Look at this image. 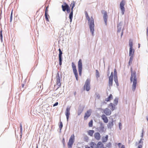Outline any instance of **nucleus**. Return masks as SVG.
<instances>
[{"mask_svg":"<svg viewBox=\"0 0 148 148\" xmlns=\"http://www.w3.org/2000/svg\"><path fill=\"white\" fill-rule=\"evenodd\" d=\"M96 76L97 78H98L100 77L99 73L97 70H96Z\"/></svg>","mask_w":148,"mask_h":148,"instance_id":"obj_37","label":"nucleus"},{"mask_svg":"<svg viewBox=\"0 0 148 148\" xmlns=\"http://www.w3.org/2000/svg\"><path fill=\"white\" fill-rule=\"evenodd\" d=\"M143 140V139L142 138H141L140 140H139L138 143V144H139V143H143V142L142 141V140Z\"/></svg>","mask_w":148,"mask_h":148,"instance_id":"obj_53","label":"nucleus"},{"mask_svg":"<svg viewBox=\"0 0 148 148\" xmlns=\"http://www.w3.org/2000/svg\"><path fill=\"white\" fill-rule=\"evenodd\" d=\"M58 102H56L54 104H53V106L55 107L56 106L58 105Z\"/></svg>","mask_w":148,"mask_h":148,"instance_id":"obj_50","label":"nucleus"},{"mask_svg":"<svg viewBox=\"0 0 148 148\" xmlns=\"http://www.w3.org/2000/svg\"><path fill=\"white\" fill-rule=\"evenodd\" d=\"M142 146L141 145H139L138 147V148H142Z\"/></svg>","mask_w":148,"mask_h":148,"instance_id":"obj_55","label":"nucleus"},{"mask_svg":"<svg viewBox=\"0 0 148 148\" xmlns=\"http://www.w3.org/2000/svg\"><path fill=\"white\" fill-rule=\"evenodd\" d=\"M104 104H106V103L105 101H103V102H102L101 103V105H103Z\"/></svg>","mask_w":148,"mask_h":148,"instance_id":"obj_57","label":"nucleus"},{"mask_svg":"<svg viewBox=\"0 0 148 148\" xmlns=\"http://www.w3.org/2000/svg\"><path fill=\"white\" fill-rule=\"evenodd\" d=\"M137 82H133L132 86V90L133 91H134L136 88V84Z\"/></svg>","mask_w":148,"mask_h":148,"instance_id":"obj_29","label":"nucleus"},{"mask_svg":"<svg viewBox=\"0 0 148 148\" xmlns=\"http://www.w3.org/2000/svg\"><path fill=\"white\" fill-rule=\"evenodd\" d=\"M110 75V71H109V68H108V70L107 72V75L108 76H109Z\"/></svg>","mask_w":148,"mask_h":148,"instance_id":"obj_56","label":"nucleus"},{"mask_svg":"<svg viewBox=\"0 0 148 148\" xmlns=\"http://www.w3.org/2000/svg\"><path fill=\"white\" fill-rule=\"evenodd\" d=\"M121 148H125V146L124 145H122L121 147Z\"/></svg>","mask_w":148,"mask_h":148,"instance_id":"obj_62","label":"nucleus"},{"mask_svg":"<svg viewBox=\"0 0 148 148\" xmlns=\"http://www.w3.org/2000/svg\"><path fill=\"white\" fill-rule=\"evenodd\" d=\"M72 67L76 79L77 81L78 80V73L76 69V66L73 62L72 63Z\"/></svg>","mask_w":148,"mask_h":148,"instance_id":"obj_5","label":"nucleus"},{"mask_svg":"<svg viewBox=\"0 0 148 148\" xmlns=\"http://www.w3.org/2000/svg\"><path fill=\"white\" fill-rule=\"evenodd\" d=\"M69 141H71L72 142H74L75 141V136L74 134H73L71 135Z\"/></svg>","mask_w":148,"mask_h":148,"instance_id":"obj_30","label":"nucleus"},{"mask_svg":"<svg viewBox=\"0 0 148 148\" xmlns=\"http://www.w3.org/2000/svg\"><path fill=\"white\" fill-rule=\"evenodd\" d=\"M98 148H102L103 147V145L101 142H99L97 144Z\"/></svg>","mask_w":148,"mask_h":148,"instance_id":"obj_31","label":"nucleus"},{"mask_svg":"<svg viewBox=\"0 0 148 148\" xmlns=\"http://www.w3.org/2000/svg\"><path fill=\"white\" fill-rule=\"evenodd\" d=\"M59 60V64L61 66L62 63L63 58L62 56H58Z\"/></svg>","mask_w":148,"mask_h":148,"instance_id":"obj_32","label":"nucleus"},{"mask_svg":"<svg viewBox=\"0 0 148 148\" xmlns=\"http://www.w3.org/2000/svg\"><path fill=\"white\" fill-rule=\"evenodd\" d=\"M94 137L97 140H99L101 138V135L99 132H97L94 134Z\"/></svg>","mask_w":148,"mask_h":148,"instance_id":"obj_22","label":"nucleus"},{"mask_svg":"<svg viewBox=\"0 0 148 148\" xmlns=\"http://www.w3.org/2000/svg\"><path fill=\"white\" fill-rule=\"evenodd\" d=\"M20 138H22V131H23L22 125V123H20Z\"/></svg>","mask_w":148,"mask_h":148,"instance_id":"obj_26","label":"nucleus"},{"mask_svg":"<svg viewBox=\"0 0 148 148\" xmlns=\"http://www.w3.org/2000/svg\"><path fill=\"white\" fill-rule=\"evenodd\" d=\"M119 98L118 97H116L114 100V104L117 105L118 102Z\"/></svg>","mask_w":148,"mask_h":148,"instance_id":"obj_34","label":"nucleus"},{"mask_svg":"<svg viewBox=\"0 0 148 148\" xmlns=\"http://www.w3.org/2000/svg\"><path fill=\"white\" fill-rule=\"evenodd\" d=\"M100 110H103V113L107 116L110 115L111 113V111L108 108H106L105 109H102L101 108L99 109Z\"/></svg>","mask_w":148,"mask_h":148,"instance_id":"obj_13","label":"nucleus"},{"mask_svg":"<svg viewBox=\"0 0 148 148\" xmlns=\"http://www.w3.org/2000/svg\"><path fill=\"white\" fill-rule=\"evenodd\" d=\"M73 4V1H72L71 3L70 4V7H72V5Z\"/></svg>","mask_w":148,"mask_h":148,"instance_id":"obj_64","label":"nucleus"},{"mask_svg":"<svg viewBox=\"0 0 148 148\" xmlns=\"http://www.w3.org/2000/svg\"><path fill=\"white\" fill-rule=\"evenodd\" d=\"M133 58V57H132V56L130 57V60H129V63H128L129 65H130V63H132Z\"/></svg>","mask_w":148,"mask_h":148,"instance_id":"obj_39","label":"nucleus"},{"mask_svg":"<svg viewBox=\"0 0 148 148\" xmlns=\"http://www.w3.org/2000/svg\"><path fill=\"white\" fill-rule=\"evenodd\" d=\"M129 45L130 47L129 49V56L133 57L134 50L133 48V43L131 39L129 40Z\"/></svg>","mask_w":148,"mask_h":148,"instance_id":"obj_3","label":"nucleus"},{"mask_svg":"<svg viewBox=\"0 0 148 148\" xmlns=\"http://www.w3.org/2000/svg\"><path fill=\"white\" fill-rule=\"evenodd\" d=\"M56 85L58 86V87L56 90H57L61 85L60 82L61 81V77L60 78L59 72L57 73L56 77Z\"/></svg>","mask_w":148,"mask_h":148,"instance_id":"obj_8","label":"nucleus"},{"mask_svg":"<svg viewBox=\"0 0 148 148\" xmlns=\"http://www.w3.org/2000/svg\"><path fill=\"white\" fill-rule=\"evenodd\" d=\"M0 39L1 42L3 41V34H2V30H1L0 31Z\"/></svg>","mask_w":148,"mask_h":148,"instance_id":"obj_40","label":"nucleus"},{"mask_svg":"<svg viewBox=\"0 0 148 148\" xmlns=\"http://www.w3.org/2000/svg\"><path fill=\"white\" fill-rule=\"evenodd\" d=\"M2 10H0V20L1 18Z\"/></svg>","mask_w":148,"mask_h":148,"instance_id":"obj_52","label":"nucleus"},{"mask_svg":"<svg viewBox=\"0 0 148 148\" xmlns=\"http://www.w3.org/2000/svg\"><path fill=\"white\" fill-rule=\"evenodd\" d=\"M73 8H71V12L69 13V18L70 19V22L71 23L72 22V18H73Z\"/></svg>","mask_w":148,"mask_h":148,"instance_id":"obj_20","label":"nucleus"},{"mask_svg":"<svg viewBox=\"0 0 148 148\" xmlns=\"http://www.w3.org/2000/svg\"><path fill=\"white\" fill-rule=\"evenodd\" d=\"M48 7H47L46 8L45 11V14H48V10H47Z\"/></svg>","mask_w":148,"mask_h":148,"instance_id":"obj_51","label":"nucleus"},{"mask_svg":"<svg viewBox=\"0 0 148 148\" xmlns=\"http://www.w3.org/2000/svg\"><path fill=\"white\" fill-rule=\"evenodd\" d=\"M112 146V144L110 142H109L106 145V147H111Z\"/></svg>","mask_w":148,"mask_h":148,"instance_id":"obj_44","label":"nucleus"},{"mask_svg":"<svg viewBox=\"0 0 148 148\" xmlns=\"http://www.w3.org/2000/svg\"><path fill=\"white\" fill-rule=\"evenodd\" d=\"M115 106H116V105H115L113 104L112 103H110L109 104V106L111 107V108H110V109L112 111H113L115 109Z\"/></svg>","mask_w":148,"mask_h":148,"instance_id":"obj_28","label":"nucleus"},{"mask_svg":"<svg viewBox=\"0 0 148 148\" xmlns=\"http://www.w3.org/2000/svg\"><path fill=\"white\" fill-rule=\"evenodd\" d=\"M45 19L46 21H49V19L48 18V16H49L48 14H45Z\"/></svg>","mask_w":148,"mask_h":148,"instance_id":"obj_38","label":"nucleus"},{"mask_svg":"<svg viewBox=\"0 0 148 148\" xmlns=\"http://www.w3.org/2000/svg\"><path fill=\"white\" fill-rule=\"evenodd\" d=\"M123 23L121 21L118 24L117 26V32L120 33L122 27L123 25Z\"/></svg>","mask_w":148,"mask_h":148,"instance_id":"obj_18","label":"nucleus"},{"mask_svg":"<svg viewBox=\"0 0 148 148\" xmlns=\"http://www.w3.org/2000/svg\"><path fill=\"white\" fill-rule=\"evenodd\" d=\"M121 123H119V128L120 129V130H121V128H120V126H121Z\"/></svg>","mask_w":148,"mask_h":148,"instance_id":"obj_58","label":"nucleus"},{"mask_svg":"<svg viewBox=\"0 0 148 148\" xmlns=\"http://www.w3.org/2000/svg\"><path fill=\"white\" fill-rule=\"evenodd\" d=\"M124 28H123V29L122 30V32H121V38L122 37V36L123 35V31H124Z\"/></svg>","mask_w":148,"mask_h":148,"instance_id":"obj_48","label":"nucleus"},{"mask_svg":"<svg viewBox=\"0 0 148 148\" xmlns=\"http://www.w3.org/2000/svg\"><path fill=\"white\" fill-rule=\"evenodd\" d=\"M125 0H122L120 2V9L121 11V13L122 15H123L125 12V8L124 6L125 3Z\"/></svg>","mask_w":148,"mask_h":148,"instance_id":"obj_7","label":"nucleus"},{"mask_svg":"<svg viewBox=\"0 0 148 148\" xmlns=\"http://www.w3.org/2000/svg\"><path fill=\"white\" fill-rule=\"evenodd\" d=\"M131 75L130 78V80L131 82H132L133 81V76L134 78H136V72L135 71H134L133 72V70L132 68H131Z\"/></svg>","mask_w":148,"mask_h":148,"instance_id":"obj_16","label":"nucleus"},{"mask_svg":"<svg viewBox=\"0 0 148 148\" xmlns=\"http://www.w3.org/2000/svg\"><path fill=\"white\" fill-rule=\"evenodd\" d=\"M86 17L88 21V24L90 32L92 36H94V33L95 31L94 19L92 16L90 18L89 16H87Z\"/></svg>","mask_w":148,"mask_h":148,"instance_id":"obj_2","label":"nucleus"},{"mask_svg":"<svg viewBox=\"0 0 148 148\" xmlns=\"http://www.w3.org/2000/svg\"><path fill=\"white\" fill-rule=\"evenodd\" d=\"M63 127V124L62 121H60L59 125V127L60 128V132H61L62 129Z\"/></svg>","mask_w":148,"mask_h":148,"instance_id":"obj_36","label":"nucleus"},{"mask_svg":"<svg viewBox=\"0 0 148 148\" xmlns=\"http://www.w3.org/2000/svg\"><path fill=\"white\" fill-rule=\"evenodd\" d=\"M84 139L85 141H86L87 142H88L89 139V138L88 136H86L84 137Z\"/></svg>","mask_w":148,"mask_h":148,"instance_id":"obj_45","label":"nucleus"},{"mask_svg":"<svg viewBox=\"0 0 148 148\" xmlns=\"http://www.w3.org/2000/svg\"><path fill=\"white\" fill-rule=\"evenodd\" d=\"M75 2L74 1H73V4H72V7H71L74 8L75 7Z\"/></svg>","mask_w":148,"mask_h":148,"instance_id":"obj_47","label":"nucleus"},{"mask_svg":"<svg viewBox=\"0 0 148 148\" xmlns=\"http://www.w3.org/2000/svg\"><path fill=\"white\" fill-rule=\"evenodd\" d=\"M113 120H112L111 122L109 121L107 125V127L108 128H110V129L112 127L113 125Z\"/></svg>","mask_w":148,"mask_h":148,"instance_id":"obj_25","label":"nucleus"},{"mask_svg":"<svg viewBox=\"0 0 148 148\" xmlns=\"http://www.w3.org/2000/svg\"><path fill=\"white\" fill-rule=\"evenodd\" d=\"M94 132V130H89L88 132V134L90 136H93V134Z\"/></svg>","mask_w":148,"mask_h":148,"instance_id":"obj_35","label":"nucleus"},{"mask_svg":"<svg viewBox=\"0 0 148 148\" xmlns=\"http://www.w3.org/2000/svg\"><path fill=\"white\" fill-rule=\"evenodd\" d=\"M76 94H77V92H76V91H75V92H74L73 94H74V95L75 96V95H76Z\"/></svg>","mask_w":148,"mask_h":148,"instance_id":"obj_60","label":"nucleus"},{"mask_svg":"<svg viewBox=\"0 0 148 148\" xmlns=\"http://www.w3.org/2000/svg\"><path fill=\"white\" fill-rule=\"evenodd\" d=\"M85 148H91V147H90L88 146L87 145L85 146Z\"/></svg>","mask_w":148,"mask_h":148,"instance_id":"obj_63","label":"nucleus"},{"mask_svg":"<svg viewBox=\"0 0 148 148\" xmlns=\"http://www.w3.org/2000/svg\"><path fill=\"white\" fill-rule=\"evenodd\" d=\"M132 81L133 82H137V78H134L133 80Z\"/></svg>","mask_w":148,"mask_h":148,"instance_id":"obj_49","label":"nucleus"},{"mask_svg":"<svg viewBox=\"0 0 148 148\" xmlns=\"http://www.w3.org/2000/svg\"><path fill=\"white\" fill-rule=\"evenodd\" d=\"M97 97L98 99H99L100 98V95L99 94H98L97 95Z\"/></svg>","mask_w":148,"mask_h":148,"instance_id":"obj_54","label":"nucleus"},{"mask_svg":"<svg viewBox=\"0 0 148 148\" xmlns=\"http://www.w3.org/2000/svg\"><path fill=\"white\" fill-rule=\"evenodd\" d=\"M66 12L68 13H70V12H71V8H70V7L69 8H68L67 10H66Z\"/></svg>","mask_w":148,"mask_h":148,"instance_id":"obj_46","label":"nucleus"},{"mask_svg":"<svg viewBox=\"0 0 148 148\" xmlns=\"http://www.w3.org/2000/svg\"><path fill=\"white\" fill-rule=\"evenodd\" d=\"M77 66L79 75L80 76H81L82 70V61L81 59H80L78 61Z\"/></svg>","mask_w":148,"mask_h":148,"instance_id":"obj_6","label":"nucleus"},{"mask_svg":"<svg viewBox=\"0 0 148 148\" xmlns=\"http://www.w3.org/2000/svg\"><path fill=\"white\" fill-rule=\"evenodd\" d=\"M113 74V72H112L110 76L109 77L108 86L110 87L112 86Z\"/></svg>","mask_w":148,"mask_h":148,"instance_id":"obj_11","label":"nucleus"},{"mask_svg":"<svg viewBox=\"0 0 148 148\" xmlns=\"http://www.w3.org/2000/svg\"><path fill=\"white\" fill-rule=\"evenodd\" d=\"M71 108V106H67L65 112V115L66 116L67 121H68L69 117V115L70 114V111Z\"/></svg>","mask_w":148,"mask_h":148,"instance_id":"obj_12","label":"nucleus"},{"mask_svg":"<svg viewBox=\"0 0 148 148\" xmlns=\"http://www.w3.org/2000/svg\"><path fill=\"white\" fill-rule=\"evenodd\" d=\"M91 114V110H89L87 111L85 113L84 119L85 120H87L88 118L90 116Z\"/></svg>","mask_w":148,"mask_h":148,"instance_id":"obj_17","label":"nucleus"},{"mask_svg":"<svg viewBox=\"0 0 148 148\" xmlns=\"http://www.w3.org/2000/svg\"><path fill=\"white\" fill-rule=\"evenodd\" d=\"M90 79L89 78L87 79L84 87V89H86L87 91H88L90 89Z\"/></svg>","mask_w":148,"mask_h":148,"instance_id":"obj_4","label":"nucleus"},{"mask_svg":"<svg viewBox=\"0 0 148 148\" xmlns=\"http://www.w3.org/2000/svg\"><path fill=\"white\" fill-rule=\"evenodd\" d=\"M86 17L88 21V24L90 32L92 36H94V33L95 31L94 19L92 16L90 18L89 16H87Z\"/></svg>","mask_w":148,"mask_h":148,"instance_id":"obj_1","label":"nucleus"},{"mask_svg":"<svg viewBox=\"0 0 148 148\" xmlns=\"http://www.w3.org/2000/svg\"><path fill=\"white\" fill-rule=\"evenodd\" d=\"M12 17L11 16L10 17V22H11L12 21Z\"/></svg>","mask_w":148,"mask_h":148,"instance_id":"obj_59","label":"nucleus"},{"mask_svg":"<svg viewBox=\"0 0 148 148\" xmlns=\"http://www.w3.org/2000/svg\"><path fill=\"white\" fill-rule=\"evenodd\" d=\"M101 118L105 123H107L108 122V118L105 114H103L102 115Z\"/></svg>","mask_w":148,"mask_h":148,"instance_id":"obj_21","label":"nucleus"},{"mask_svg":"<svg viewBox=\"0 0 148 148\" xmlns=\"http://www.w3.org/2000/svg\"><path fill=\"white\" fill-rule=\"evenodd\" d=\"M58 51H59V56H62V52L61 51V49H60L59 48L58 49Z\"/></svg>","mask_w":148,"mask_h":148,"instance_id":"obj_42","label":"nucleus"},{"mask_svg":"<svg viewBox=\"0 0 148 148\" xmlns=\"http://www.w3.org/2000/svg\"><path fill=\"white\" fill-rule=\"evenodd\" d=\"M84 106L80 104L79 105L77 110V114L78 116L80 115L84 110Z\"/></svg>","mask_w":148,"mask_h":148,"instance_id":"obj_14","label":"nucleus"},{"mask_svg":"<svg viewBox=\"0 0 148 148\" xmlns=\"http://www.w3.org/2000/svg\"><path fill=\"white\" fill-rule=\"evenodd\" d=\"M101 13L103 14V18L106 25L107 24V21L108 18V15L107 11L104 10H102L101 11Z\"/></svg>","mask_w":148,"mask_h":148,"instance_id":"obj_9","label":"nucleus"},{"mask_svg":"<svg viewBox=\"0 0 148 148\" xmlns=\"http://www.w3.org/2000/svg\"><path fill=\"white\" fill-rule=\"evenodd\" d=\"M61 7L62 11L65 12L70 7V6L66 3L64 2L63 4L62 5Z\"/></svg>","mask_w":148,"mask_h":148,"instance_id":"obj_15","label":"nucleus"},{"mask_svg":"<svg viewBox=\"0 0 148 148\" xmlns=\"http://www.w3.org/2000/svg\"><path fill=\"white\" fill-rule=\"evenodd\" d=\"M112 99L113 96L111 94H110L108 98L105 99V101L107 102L109 101L111 99Z\"/></svg>","mask_w":148,"mask_h":148,"instance_id":"obj_27","label":"nucleus"},{"mask_svg":"<svg viewBox=\"0 0 148 148\" xmlns=\"http://www.w3.org/2000/svg\"><path fill=\"white\" fill-rule=\"evenodd\" d=\"M74 142L70 141H69L68 143V148H72Z\"/></svg>","mask_w":148,"mask_h":148,"instance_id":"obj_33","label":"nucleus"},{"mask_svg":"<svg viewBox=\"0 0 148 148\" xmlns=\"http://www.w3.org/2000/svg\"><path fill=\"white\" fill-rule=\"evenodd\" d=\"M118 146H119V147H120V146L121 145V143H118Z\"/></svg>","mask_w":148,"mask_h":148,"instance_id":"obj_61","label":"nucleus"},{"mask_svg":"<svg viewBox=\"0 0 148 148\" xmlns=\"http://www.w3.org/2000/svg\"><path fill=\"white\" fill-rule=\"evenodd\" d=\"M91 148H97V145L94 143L91 142L90 144Z\"/></svg>","mask_w":148,"mask_h":148,"instance_id":"obj_23","label":"nucleus"},{"mask_svg":"<svg viewBox=\"0 0 148 148\" xmlns=\"http://www.w3.org/2000/svg\"><path fill=\"white\" fill-rule=\"evenodd\" d=\"M100 126L99 127L98 131L100 133H102L104 131V126L102 122H100Z\"/></svg>","mask_w":148,"mask_h":148,"instance_id":"obj_19","label":"nucleus"},{"mask_svg":"<svg viewBox=\"0 0 148 148\" xmlns=\"http://www.w3.org/2000/svg\"><path fill=\"white\" fill-rule=\"evenodd\" d=\"M114 81L115 82L116 85L117 86H119V84L118 79L117 72L116 70L115 69L114 70Z\"/></svg>","mask_w":148,"mask_h":148,"instance_id":"obj_10","label":"nucleus"},{"mask_svg":"<svg viewBox=\"0 0 148 148\" xmlns=\"http://www.w3.org/2000/svg\"><path fill=\"white\" fill-rule=\"evenodd\" d=\"M62 142L63 143V147L64 148L65 147V139L64 138H63L62 141Z\"/></svg>","mask_w":148,"mask_h":148,"instance_id":"obj_43","label":"nucleus"},{"mask_svg":"<svg viewBox=\"0 0 148 148\" xmlns=\"http://www.w3.org/2000/svg\"><path fill=\"white\" fill-rule=\"evenodd\" d=\"M88 126L89 127H92L93 126V121L91 120L88 123Z\"/></svg>","mask_w":148,"mask_h":148,"instance_id":"obj_41","label":"nucleus"},{"mask_svg":"<svg viewBox=\"0 0 148 148\" xmlns=\"http://www.w3.org/2000/svg\"><path fill=\"white\" fill-rule=\"evenodd\" d=\"M108 135H106L105 137H103L102 138V142L104 143L106 142L108 140Z\"/></svg>","mask_w":148,"mask_h":148,"instance_id":"obj_24","label":"nucleus"}]
</instances>
